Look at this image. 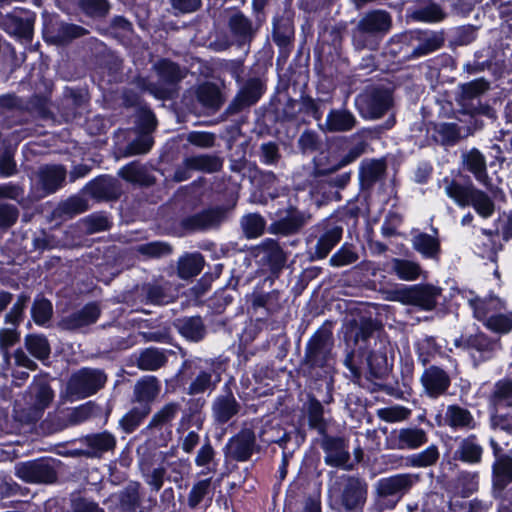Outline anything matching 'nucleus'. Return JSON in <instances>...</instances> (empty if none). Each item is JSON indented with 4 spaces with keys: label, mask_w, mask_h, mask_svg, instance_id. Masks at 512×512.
Listing matches in <instances>:
<instances>
[{
    "label": "nucleus",
    "mask_w": 512,
    "mask_h": 512,
    "mask_svg": "<svg viewBox=\"0 0 512 512\" xmlns=\"http://www.w3.org/2000/svg\"><path fill=\"white\" fill-rule=\"evenodd\" d=\"M367 494V482L354 476L342 477L329 489L331 501L346 512H363Z\"/></svg>",
    "instance_id": "nucleus-1"
},
{
    "label": "nucleus",
    "mask_w": 512,
    "mask_h": 512,
    "mask_svg": "<svg viewBox=\"0 0 512 512\" xmlns=\"http://www.w3.org/2000/svg\"><path fill=\"white\" fill-rule=\"evenodd\" d=\"M419 481L412 473H400L377 480L374 485L375 500L381 509H393Z\"/></svg>",
    "instance_id": "nucleus-2"
},
{
    "label": "nucleus",
    "mask_w": 512,
    "mask_h": 512,
    "mask_svg": "<svg viewBox=\"0 0 512 512\" xmlns=\"http://www.w3.org/2000/svg\"><path fill=\"white\" fill-rule=\"evenodd\" d=\"M152 69L158 76V82H152L147 78H138L136 80L137 87L158 99L169 98L172 87L184 77L180 67L170 60L161 59L153 64Z\"/></svg>",
    "instance_id": "nucleus-3"
},
{
    "label": "nucleus",
    "mask_w": 512,
    "mask_h": 512,
    "mask_svg": "<svg viewBox=\"0 0 512 512\" xmlns=\"http://www.w3.org/2000/svg\"><path fill=\"white\" fill-rule=\"evenodd\" d=\"M106 373L97 368L84 367L74 372L67 383V393L75 399H85L104 388Z\"/></svg>",
    "instance_id": "nucleus-4"
},
{
    "label": "nucleus",
    "mask_w": 512,
    "mask_h": 512,
    "mask_svg": "<svg viewBox=\"0 0 512 512\" xmlns=\"http://www.w3.org/2000/svg\"><path fill=\"white\" fill-rule=\"evenodd\" d=\"M441 291L440 288L430 284L413 285L392 291L388 299L431 311L437 306Z\"/></svg>",
    "instance_id": "nucleus-5"
},
{
    "label": "nucleus",
    "mask_w": 512,
    "mask_h": 512,
    "mask_svg": "<svg viewBox=\"0 0 512 512\" xmlns=\"http://www.w3.org/2000/svg\"><path fill=\"white\" fill-rule=\"evenodd\" d=\"M260 451L261 445L257 443V436L250 428L241 429L223 448L225 457L237 462H247L254 453Z\"/></svg>",
    "instance_id": "nucleus-6"
},
{
    "label": "nucleus",
    "mask_w": 512,
    "mask_h": 512,
    "mask_svg": "<svg viewBox=\"0 0 512 512\" xmlns=\"http://www.w3.org/2000/svg\"><path fill=\"white\" fill-rule=\"evenodd\" d=\"M193 365L197 372L188 387V394L198 395L215 390L216 386L221 381L219 366L212 360L202 359L193 362Z\"/></svg>",
    "instance_id": "nucleus-7"
},
{
    "label": "nucleus",
    "mask_w": 512,
    "mask_h": 512,
    "mask_svg": "<svg viewBox=\"0 0 512 512\" xmlns=\"http://www.w3.org/2000/svg\"><path fill=\"white\" fill-rule=\"evenodd\" d=\"M332 347L331 334L325 331H317L307 344V362L313 367L330 369L333 364Z\"/></svg>",
    "instance_id": "nucleus-8"
},
{
    "label": "nucleus",
    "mask_w": 512,
    "mask_h": 512,
    "mask_svg": "<svg viewBox=\"0 0 512 512\" xmlns=\"http://www.w3.org/2000/svg\"><path fill=\"white\" fill-rule=\"evenodd\" d=\"M360 112L367 118L383 116L392 105V95L388 89L372 88L357 98Z\"/></svg>",
    "instance_id": "nucleus-9"
},
{
    "label": "nucleus",
    "mask_w": 512,
    "mask_h": 512,
    "mask_svg": "<svg viewBox=\"0 0 512 512\" xmlns=\"http://www.w3.org/2000/svg\"><path fill=\"white\" fill-rule=\"evenodd\" d=\"M490 87L489 82L483 78L475 79L468 83L460 85V95L458 97L459 104L471 114L489 115L491 109L487 105L480 102V97Z\"/></svg>",
    "instance_id": "nucleus-10"
},
{
    "label": "nucleus",
    "mask_w": 512,
    "mask_h": 512,
    "mask_svg": "<svg viewBox=\"0 0 512 512\" xmlns=\"http://www.w3.org/2000/svg\"><path fill=\"white\" fill-rule=\"evenodd\" d=\"M15 474L28 483H52L57 478L52 462L43 459L17 464Z\"/></svg>",
    "instance_id": "nucleus-11"
},
{
    "label": "nucleus",
    "mask_w": 512,
    "mask_h": 512,
    "mask_svg": "<svg viewBox=\"0 0 512 512\" xmlns=\"http://www.w3.org/2000/svg\"><path fill=\"white\" fill-rule=\"evenodd\" d=\"M137 126L142 134L127 145L125 150L127 156L145 154L153 146V138L149 133L156 127V118L152 111L142 109L138 115Z\"/></svg>",
    "instance_id": "nucleus-12"
},
{
    "label": "nucleus",
    "mask_w": 512,
    "mask_h": 512,
    "mask_svg": "<svg viewBox=\"0 0 512 512\" xmlns=\"http://www.w3.org/2000/svg\"><path fill=\"white\" fill-rule=\"evenodd\" d=\"M309 220V215L293 206L277 212V218L270 224L273 234L292 235L300 231Z\"/></svg>",
    "instance_id": "nucleus-13"
},
{
    "label": "nucleus",
    "mask_w": 512,
    "mask_h": 512,
    "mask_svg": "<svg viewBox=\"0 0 512 512\" xmlns=\"http://www.w3.org/2000/svg\"><path fill=\"white\" fill-rule=\"evenodd\" d=\"M420 382L424 393L432 399L446 394L451 386L449 374L436 365H431L424 370Z\"/></svg>",
    "instance_id": "nucleus-14"
},
{
    "label": "nucleus",
    "mask_w": 512,
    "mask_h": 512,
    "mask_svg": "<svg viewBox=\"0 0 512 512\" xmlns=\"http://www.w3.org/2000/svg\"><path fill=\"white\" fill-rule=\"evenodd\" d=\"M240 409L241 404L227 384L223 387L222 393L214 398L211 406L212 417L220 425L228 423L240 412Z\"/></svg>",
    "instance_id": "nucleus-15"
},
{
    "label": "nucleus",
    "mask_w": 512,
    "mask_h": 512,
    "mask_svg": "<svg viewBox=\"0 0 512 512\" xmlns=\"http://www.w3.org/2000/svg\"><path fill=\"white\" fill-rule=\"evenodd\" d=\"M484 447L475 434L457 440L453 459L469 465H477L482 462Z\"/></svg>",
    "instance_id": "nucleus-16"
},
{
    "label": "nucleus",
    "mask_w": 512,
    "mask_h": 512,
    "mask_svg": "<svg viewBox=\"0 0 512 512\" xmlns=\"http://www.w3.org/2000/svg\"><path fill=\"white\" fill-rule=\"evenodd\" d=\"M428 442L427 432L419 427H406L394 431L390 437L391 447L414 450Z\"/></svg>",
    "instance_id": "nucleus-17"
},
{
    "label": "nucleus",
    "mask_w": 512,
    "mask_h": 512,
    "mask_svg": "<svg viewBox=\"0 0 512 512\" xmlns=\"http://www.w3.org/2000/svg\"><path fill=\"white\" fill-rule=\"evenodd\" d=\"M101 310L96 303H88L80 310L63 317L59 326L64 330H78L94 324L100 317Z\"/></svg>",
    "instance_id": "nucleus-18"
},
{
    "label": "nucleus",
    "mask_w": 512,
    "mask_h": 512,
    "mask_svg": "<svg viewBox=\"0 0 512 512\" xmlns=\"http://www.w3.org/2000/svg\"><path fill=\"white\" fill-rule=\"evenodd\" d=\"M80 441L87 447L83 454L92 458H99L116 447V437L108 431L88 434Z\"/></svg>",
    "instance_id": "nucleus-19"
},
{
    "label": "nucleus",
    "mask_w": 512,
    "mask_h": 512,
    "mask_svg": "<svg viewBox=\"0 0 512 512\" xmlns=\"http://www.w3.org/2000/svg\"><path fill=\"white\" fill-rule=\"evenodd\" d=\"M357 123L358 120L351 111L345 108L331 109L320 128L328 133L349 132L356 127Z\"/></svg>",
    "instance_id": "nucleus-20"
},
{
    "label": "nucleus",
    "mask_w": 512,
    "mask_h": 512,
    "mask_svg": "<svg viewBox=\"0 0 512 512\" xmlns=\"http://www.w3.org/2000/svg\"><path fill=\"white\" fill-rule=\"evenodd\" d=\"M463 168L473 174L475 179L482 185L489 187L491 179L487 173L485 156L476 148L462 153Z\"/></svg>",
    "instance_id": "nucleus-21"
},
{
    "label": "nucleus",
    "mask_w": 512,
    "mask_h": 512,
    "mask_svg": "<svg viewBox=\"0 0 512 512\" xmlns=\"http://www.w3.org/2000/svg\"><path fill=\"white\" fill-rule=\"evenodd\" d=\"M229 31L238 46L250 44L255 35L251 20L242 12L237 11L228 19Z\"/></svg>",
    "instance_id": "nucleus-22"
},
{
    "label": "nucleus",
    "mask_w": 512,
    "mask_h": 512,
    "mask_svg": "<svg viewBox=\"0 0 512 512\" xmlns=\"http://www.w3.org/2000/svg\"><path fill=\"white\" fill-rule=\"evenodd\" d=\"M223 213L218 208L203 210L182 220V226L191 231L212 229L221 223Z\"/></svg>",
    "instance_id": "nucleus-23"
},
{
    "label": "nucleus",
    "mask_w": 512,
    "mask_h": 512,
    "mask_svg": "<svg viewBox=\"0 0 512 512\" xmlns=\"http://www.w3.org/2000/svg\"><path fill=\"white\" fill-rule=\"evenodd\" d=\"M321 447L325 452V463L327 465L333 467L344 466L350 458L348 447L342 438L325 436Z\"/></svg>",
    "instance_id": "nucleus-24"
},
{
    "label": "nucleus",
    "mask_w": 512,
    "mask_h": 512,
    "mask_svg": "<svg viewBox=\"0 0 512 512\" xmlns=\"http://www.w3.org/2000/svg\"><path fill=\"white\" fill-rule=\"evenodd\" d=\"M343 228L335 223H326L314 247V258L324 259L331 250L340 242Z\"/></svg>",
    "instance_id": "nucleus-25"
},
{
    "label": "nucleus",
    "mask_w": 512,
    "mask_h": 512,
    "mask_svg": "<svg viewBox=\"0 0 512 512\" xmlns=\"http://www.w3.org/2000/svg\"><path fill=\"white\" fill-rule=\"evenodd\" d=\"M444 423L453 430H474L477 422L472 413L457 404L448 405L444 414Z\"/></svg>",
    "instance_id": "nucleus-26"
},
{
    "label": "nucleus",
    "mask_w": 512,
    "mask_h": 512,
    "mask_svg": "<svg viewBox=\"0 0 512 512\" xmlns=\"http://www.w3.org/2000/svg\"><path fill=\"white\" fill-rule=\"evenodd\" d=\"M38 180L44 193L56 192L64 183L66 169L61 165H45L38 170Z\"/></svg>",
    "instance_id": "nucleus-27"
},
{
    "label": "nucleus",
    "mask_w": 512,
    "mask_h": 512,
    "mask_svg": "<svg viewBox=\"0 0 512 512\" xmlns=\"http://www.w3.org/2000/svg\"><path fill=\"white\" fill-rule=\"evenodd\" d=\"M474 317L485 324L499 310H505V302L496 296L469 299Z\"/></svg>",
    "instance_id": "nucleus-28"
},
{
    "label": "nucleus",
    "mask_w": 512,
    "mask_h": 512,
    "mask_svg": "<svg viewBox=\"0 0 512 512\" xmlns=\"http://www.w3.org/2000/svg\"><path fill=\"white\" fill-rule=\"evenodd\" d=\"M370 375L381 379L389 372L387 344L384 340L375 341L374 348L367 357Z\"/></svg>",
    "instance_id": "nucleus-29"
},
{
    "label": "nucleus",
    "mask_w": 512,
    "mask_h": 512,
    "mask_svg": "<svg viewBox=\"0 0 512 512\" xmlns=\"http://www.w3.org/2000/svg\"><path fill=\"white\" fill-rule=\"evenodd\" d=\"M174 325L179 334L191 342L202 341L207 333L204 322L200 316L177 319Z\"/></svg>",
    "instance_id": "nucleus-30"
},
{
    "label": "nucleus",
    "mask_w": 512,
    "mask_h": 512,
    "mask_svg": "<svg viewBox=\"0 0 512 512\" xmlns=\"http://www.w3.org/2000/svg\"><path fill=\"white\" fill-rule=\"evenodd\" d=\"M358 23L373 35L386 34L392 26V18L385 10H373L366 13Z\"/></svg>",
    "instance_id": "nucleus-31"
},
{
    "label": "nucleus",
    "mask_w": 512,
    "mask_h": 512,
    "mask_svg": "<svg viewBox=\"0 0 512 512\" xmlns=\"http://www.w3.org/2000/svg\"><path fill=\"white\" fill-rule=\"evenodd\" d=\"M388 272L397 276L398 279L403 281H415L422 274V268L416 261L392 258L388 263Z\"/></svg>",
    "instance_id": "nucleus-32"
},
{
    "label": "nucleus",
    "mask_w": 512,
    "mask_h": 512,
    "mask_svg": "<svg viewBox=\"0 0 512 512\" xmlns=\"http://www.w3.org/2000/svg\"><path fill=\"white\" fill-rule=\"evenodd\" d=\"M410 16L416 21L437 23L446 18V13L439 4L427 0L411 8Z\"/></svg>",
    "instance_id": "nucleus-33"
},
{
    "label": "nucleus",
    "mask_w": 512,
    "mask_h": 512,
    "mask_svg": "<svg viewBox=\"0 0 512 512\" xmlns=\"http://www.w3.org/2000/svg\"><path fill=\"white\" fill-rule=\"evenodd\" d=\"M455 346L473 352H479L483 358H489L494 349V342L484 333H478L455 340Z\"/></svg>",
    "instance_id": "nucleus-34"
},
{
    "label": "nucleus",
    "mask_w": 512,
    "mask_h": 512,
    "mask_svg": "<svg viewBox=\"0 0 512 512\" xmlns=\"http://www.w3.org/2000/svg\"><path fill=\"white\" fill-rule=\"evenodd\" d=\"M444 192L459 207L469 206V201L475 190L473 184H461L454 179L445 178L443 180Z\"/></svg>",
    "instance_id": "nucleus-35"
},
{
    "label": "nucleus",
    "mask_w": 512,
    "mask_h": 512,
    "mask_svg": "<svg viewBox=\"0 0 512 512\" xmlns=\"http://www.w3.org/2000/svg\"><path fill=\"white\" fill-rule=\"evenodd\" d=\"M89 192L98 199H116L120 195L118 181L109 176H101L88 184Z\"/></svg>",
    "instance_id": "nucleus-36"
},
{
    "label": "nucleus",
    "mask_w": 512,
    "mask_h": 512,
    "mask_svg": "<svg viewBox=\"0 0 512 512\" xmlns=\"http://www.w3.org/2000/svg\"><path fill=\"white\" fill-rule=\"evenodd\" d=\"M492 481L498 489H504L512 483V456L503 454L492 464Z\"/></svg>",
    "instance_id": "nucleus-37"
},
{
    "label": "nucleus",
    "mask_w": 512,
    "mask_h": 512,
    "mask_svg": "<svg viewBox=\"0 0 512 512\" xmlns=\"http://www.w3.org/2000/svg\"><path fill=\"white\" fill-rule=\"evenodd\" d=\"M160 392V383L155 376H145L140 379L134 388L135 401L139 404H147L157 397Z\"/></svg>",
    "instance_id": "nucleus-38"
},
{
    "label": "nucleus",
    "mask_w": 512,
    "mask_h": 512,
    "mask_svg": "<svg viewBox=\"0 0 512 512\" xmlns=\"http://www.w3.org/2000/svg\"><path fill=\"white\" fill-rule=\"evenodd\" d=\"M418 44L413 49L414 56H424L432 53L444 44V35L442 32L436 31H419L417 33Z\"/></svg>",
    "instance_id": "nucleus-39"
},
{
    "label": "nucleus",
    "mask_w": 512,
    "mask_h": 512,
    "mask_svg": "<svg viewBox=\"0 0 512 512\" xmlns=\"http://www.w3.org/2000/svg\"><path fill=\"white\" fill-rule=\"evenodd\" d=\"M412 247L426 259H438L441 251L439 239L427 233L413 236Z\"/></svg>",
    "instance_id": "nucleus-40"
},
{
    "label": "nucleus",
    "mask_w": 512,
    "mask_h": 512,
    "mask_svg": "<svg viewBox=\"0 0 512 512\" xmlns=\"http://www.w3.org/2000/svg\"><path fill=\"white\" fill-rule=\"evenodd\" d=\"M432 138L442 146L451 147L461 138V131L456 123H438L432 129Z\"/></svg>",
    "instance_id": "nucleus-41"
},
{
    "label": "nucleus",
    "mask_w": 512,
    "mask_h": 512,
    "mask_svg": "<svg viewBox=\"0 0 512 512\" xmlns=\"http://www.w3.org/2000/svg\"><path fill=\"white\" fill-rule=\"evenodd\" d=\"M167 362L165 352L159 348L149 347L140 352L137 358V366L144 371H155L163 367Z\"/></svg>",
    "instance_id": "nucleus-42"
},
{
    "label": "nucleus",
    "mask_w": 512,
    "mask_h": 512,
    "mask_svg": "<svg viewBox=\"0 0 512 512\" xmlns=\"http://www.w3.org/2000/svg\"><path fill=\"white\" fill-rule=\"evenodd\" d=\"M118 174L126 181L140 185L148 186L154 182V178L148 173L147 168L138 161L125 165Z\"/></svg>",
    "instance_id": "nucleus-43"
},
{
    "label": "nucleus",
    "mask_w": 512,
    "mask_h": 512,
    "mask_svg": "<svg viewBox=\"0 0 512 512\" xmlns=\"http://www.w3.org/2000/svg\"><path fill=\"white\" fill-rule=\"evenodd\" d=\"M250 302L253 309L263 308L270 315L277 313L282 308L281 295L276 290L269 293L254 292Z\"/></svg>",
    "instance_id": "nucleus-44"
},
{
    "label": "nucleus",
    "mask_w": 512,
    "mask_h": 512,
    "mask_svg": "<svg viewBox=\"0 0 512 512\" xmlns=\"http://www.w3.org/2000/svg\"><path fill=\"white\" fill-rule=\"evenodd\" d=\"M438 446L432 444L425 450L409 455L406 458V466L414 468H426L435 465L439 460Z\"/></svg>",
    "instance_id": "nucleus-45"
},
{
    "label": "nucleus",
    "mask_w": 512,
    "mask_h": 512,
    "mask_svg": "<svg viewBox=\"0 0 512 512\" xmlns=\"http://www.w3.org/2000/svg\"><path fill=\"white\" fill-rule=\"evenodd\" d=\"M204 260L200 253L186 254L178 261V274L182 279L197 276L203 268Z\"/></svg>",
    "instance_id": "nucleus-46"
},
{
    "label": "nucleus",
    "mask_w": 512,
    "mask_h": 512,
    "mask_svg": "<svg viewBox=\"0 0 512 512\" xmlns=\"http://www.w3.org/2000/svg\"><path fill=\"white\" fill-rule=\"evenodd\" d=\"M259 439L266 446L278 444L284 449L290 440V435L279 424H266L259 433Z\"/></svg>",
    "instance_id": "nucleus-47"
},
{
    "label": "nucleus",
    "mask_w": 512,
    "mask_h": 512,
    "mask_svg": "<svg viewBox=\"0 0 512 512\" xmlns=\"http://www.w3.org/2000/svg\"><path fill=\"white\" fill-rule=\"evenodd\" d=\"M263 259L269 264L272 270L281 269L286 262V256L279 244L272 239H266L262 245Z\"/></svg>",
    "instance_id": "nucleus-48"
},
{
    "label": "nucleus",
    "mask_w": 512,
    "mask_h": 512,
    "mask_svg": "<svg viewBox=\"0 0 512 512\" xmlns=\"http://www.w3.org/2000/svg\"><path fill=\"white\" fill-rule=\"evenodd\" d=\"M140 484L135 482L126 486L122 491L113 495L121 508L126 512H135L140 504Z\"/></svg>",
    "instance_id": "nucleus-49"
},
{
    "label": "nucleus",
    "mask_w": 512,
    "mask_h": 512,
    "mask_svg": "<svg viewBox=\"0 0 512 512\" xmlns=\"http://www.w3.org/2000/svg\"><path fill=\"white\" fill-rule=\"evenodd\" d=\"M476 213L484 218H490L495 212V203L493 199L484 191L475 188L469 201Z\"/></svg>",
    "instance_id": "nucleus-50"
},
{
    "label": "nucleus",
    "mask_w": 512,
    "mask_h": 512,
    "mask_svg": "<svg viewBox=\"0 0 512 512\" xmlns=\"http://www.w3.org/2000/svg\"><path fill=\"white\" fill-rule=\"evenodd\" d=\"M264 92V86L260 79H249L238 94L241 106H251L258 102Z\"/></svg>",
    "instance_id": "nucleus-51"
},
{
    "label": "nucleus",
    "mask_w": 512,
    "mask_h": 512,
    "mask_svg": "<svg viewBox=\"0 0 512 512\" xmlns=\"http://www.w3.org/2000/svg\"><path fill=\"white\" fill-rule=\"evenodd\" d=\"M24 342L29 353L38 360L42 361L49 357L51 352L50 344L44 335L28 334Z\"/></svg>",
    "instance_id": "nucleus-52"
},
{
    "label": "nucleus",
    "mask_w": 512,
    "mask_h": 512,
    "mask_svg": "<svg viewBox=\"0 0 512 512\" xmlns=\"http://www.w3.org/2000/svg\"><path fill=\"white\" fill-rule=\"evenodd\" d=\"M415 350L418 361L426 366L440 352L441 346L436 343L434 337L425 336L416 341Z\"/></svg>",
    "instance_id": "nucleus-53"
},
{
    "label": "nucleus",
    "mask_w": 512,
    "mask_h": 512,
    "mask_svg": "<svg viewBox=\"0 0 512 512\" xmlns=\"http://www.w3.org/2000/svg\"><path fill=\"white\" fill-rule=\"evenodd\" d=\"M359 260L357 247L351 243H344L329 259L332 267L340 268L352 265Z\"/></svg>",
    "instance_id": "nucleus-54"
},
{
    "label": "nucleus",
    "mask_w": 512,
    "mask_h": 512,
    "mask_svg": "<svg viewBox=\"0 0 512 512\" xmlns=\"http://www.w3.org/2000/svg\"><path fill=\"white\" fill-rule=\"evenodd\" d=\"M479 474L477 472L462 471L456 479V494L468 498L478 490Z\"/></svg>",
    "instance_id": "nucleus-55"
},
{
    "label": "nucleus",
    "mask_w": 512,
    "mask_h": 512,
    "mask_svg": "<svg viewBox=\"0 0 512 512\" xmlns=\"http://www.w3.org/2000/svg\"><path fill=\"white\" fill-rule=\"evenodd\" d=\"M294 37V27L289 18H279L274 22L273 40L281 48L290 45Z\"/></svg>",
    "instance_id": "nucleus-56"
},
{
    "label": "nucleus",
    "mask_w": 512,
    "mask_h": 512,
    "mask_svg": "<svg viewBox=\"0 0 512 512\" xmlns=\"http://www.w3.org/2000/svg\"><path fill=\"white\" fill-rule=\"evenodd\" d=\"M185 164L193 170L213 173L221 169L222 161L217 156L197 155L185 158Z\"/></svg>",
    "instance_id": "nucleus-57"
},
{
    "label": "nucleus",
    "mask_w": 512,
    "mask_h": 512,
    "mask_svg": "<svg viewBox=\"0 0 512 512\" xmlns=\"http://www.w3.org/2000/svg\"><path fill=\"white\" fill-rule=\"evenodd\" d=\"M33 406L36 411L42 412L46 409L54 397V392L46 382H38L30 388Z\"/></svg>",
    "instance_id": "nucleus-58"
},
{
    "label": "nucleus",
    "mask_w": 512,
    "mask_h": 512,
    "mask_svg": "<svg viewBox=\"0 0 512 512\" xmlns=\"http://www.w3.org/2000/svg\"><path fill=\"white\" fill-rule=\"evenodd\" d=\"M197 99L205 107L216 110L221 105V93L212 83H204L197 89Z\"/></svg>",
    "instance_id": "nucleus-59"
},
{
    "label": "nucleus",
    "mask_w": 512,
    "mask_h": 512,
    "mask_svg": "<svg viewBox=\"0 0 512 512\" xmlns=\"http://www.w3.org/2000/svg\"><path fill=\"white\" fill-rule=\"evenodd\" d=\"M386 170V165L380 160L364 162L361 166L360 178L364 185L371 186L380 180Z\"/></svg>",
    "instance_id": "nucleus-60"
},
{
    "label": "nucleus",
    "mask_w": 512,
    "mask_h": 512,
    "mask_svg": "<svg viewBox=\"0 0 512 512\" xmlns=\"http://www.w3.org/2000/svg\"><path fill=\"white\" fill-rule=\"evenodd\" d=\"M308 423L310 428L318 431L319 434H325L327 424L324 420V408L319 400L311 397L308 402Z\"/></svg>",
    "instance_id": "nucleus-61"
},
{
    "label": "nucleus",
    "mask_w": 512,
    "mask_h": 512,
    "mask_svg": "<svg viewBox=\"0 0 512 512\" xmlns=\"http://www.w3.org/2000/svg\"><path fill=\"white\" fill-rule=\"evenodd\" d=\"M241 227L244 235L249 239H253L264 233L266 221L260 214L250 213L242 217Z\"/></svg>",
    "instance_id": "nucleus-62"
},
{
    "label": "nucleus",
    "mask_w": 512,
    "mask_h": 512,
    "mask_svg": "<svg viewBox=\"0 0 512 512\" xmlns=\"http://www.w3.org/2000/svg\"><path fill=\"white\" fill-rule=\"evenodd\" d=\"M151 407L147 404H142L133 407L123 418L120 420V425L127 432H133L143 421V419L150 413Z\"/></svg>",
    "instance_id": "nucleus-63"
},
{
    "label": "nucleus",
    "mask_w": 512,
    "mask_h": 512,
    "mask_svg": "<svg viewBox=\"0 0 512 512\" xmlns=\"http://www.w3.org/2000/svg\"><path fill=\"white\" fill-rule=\"evenodd\" d=\"M490 331L498 334H506L512 331V312L499 310L484 324Z\"/></svg>",
    "instance_id": "nucleus-64"
}]
</instances>
